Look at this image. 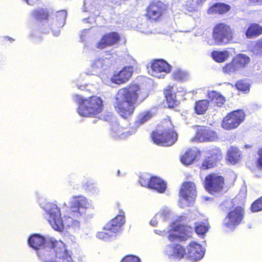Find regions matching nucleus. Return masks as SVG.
Segmentation results:
<instances>
[{"label":"nucleus","mask_w":262,"mask_h":262,"mask_svg":"<svg viewBox=\"0 0 262 262\" xmlns=\"http://www.w3.org/2000/svg\"><path fill=\"white\" fill-rule=\"evenodd\" d=\"M29 245L37 251L40 259L45 262H72V253L61 241L51 238L47 242L44 236L38 234L31 235Z\"/></svg>","instance_id":"f257e3e1"},{"label":"nucleus","mask_w":262,"mask_h":262,"mask_svg":"<svg viewBox=\"0 0 262 262\" xmlns=\"http://www.w3.org/2000/svg\"><path fill=\"white\" fill-rule=\"evenodd\" d=\"M148 96L145 88L132 82L118 91L113 106L121 118L128 120L133 115L136 105L143 102Z\"/></svg>","instance_id":"f03ea898"},{"label":"nucleus","mask_w":262,"mask_h":262,"mask_svg":"<svg viewBox=\"0 0 262 262\" xmlns=\"http://www.w3.org/2000/svg\"><path fill=\"white\" fill-rule=\"evenodd\" d=\"M152 142L158 145L170 146L178 140V135L174 129L170 118L163 119L150 135Z\"/></svg>","instance_id":"7ed1b4c3"},{"label":"nucleus","mask_w":262,"mask_h":262,"mask_svg":"<svg viewBox=\"0 0 262 262\" xmlns=\"http://www.w3.org/2000/svg\"><path fill=\"white\" fill-rule=\"evenodd\" d=\"M74 101L78 103V113L83 117H92L102 112L103 104L102 99L97 96L83 98L78 95L73 96Z\"/></svg>","instance_id":"20e7f679"},{"label":"nucleus","mask_w":262,"mask_h":262,"mask_svg":"<svg viewBox=\"0 0 262 262\" xmlns=\"http://www.w3.org/2000/svg\"><path fill=\"white\" fill-rule=\"evenodd\" d=\"M89 205L88 200L84 196H73L70 203L69 209L64 216L67 226L70 227L78 223V220L85 213Z\"/></svg>","instance_id":"39448f33"},{"label":"nucleus","mask_w":262,"mask_h":262,"mask_svg":"<svg viewBox=\"0 0 262 262\" xmlns=\"http://www.w3.org/2000/svg\"><path fill=\"white\" fill-rule=\"evenodd\" d=\"M234 30L225 23L216 24L212 30V38L217 45H227L233 39Z\"/></svg>","instance_id":"423d86ee"},{"label":"nucleus","mask_w":262,"mask_h":262,"mask_svg":"<svg viewBox=\"0 0 262 262\" xmlns=\"http://www.w3.org/2000/svg\"><path fill=\"white\" fill-rule=\"evenodd\" d=\"M193 229L190 226L173 223L167 231V238L171 242L186 241L191 237Z\"/></svg>","instance_id":"0eeeda50"},{"label":"nucleus","mask_w":262,"mask_h":262,"mask_svg":"<svg viewBox=\"0 0 262 262\" xmlns=\"http://www.w3.org/2000/svg\"><path fill=\"white\" fill-rule=\"evenodd\" d=\"M167 7L159 0H152L146 9L145 16L150 21L157 22L166 14Z\"/></svg>","instance_id":"6e6552de"},{"label":"nucleus","mask_w":262,"mask_h":262,"mask_svg":"<svg viewBox=\"0 0 262 262\" xmlns=\"http://www.w3.org/2000/svg\"><path fill=\"white\" fill-rule=\"evenodd\" d=\"M245 215V209L241 206L232 207L228 211L223 224L225 227L231 230L234 229L242 223Z\"/></svg>","instance_id":"1a4fd4ad"},{"label":"nucleus","mask_w":262,"mask_h":262,"mask_svg":"<svg viewBox=\"0 0 262 262\" xmlns=\"http://www.w3.org/2000/svg\"><path fill=\"white\" fill-rule=\"evenodd\" d=\"M125 216L124 212H122V214L117 215L106 224L103 230L98 233V237L102 239L109 238L112 234L120 231L121 227L125 223Z\"/></svg>","instance_id":"9d476101"},{"label":"nucleus","mask_w":262,"mask_h":262,"mask_svg":"<svg viewBox=\"0 0 262 262\" xmlns=\"http://www.w3.org/2000/svg\"><path fill=\"white\" fill-rule=\"evenodd\" d=\"M125 216L124 212H122V214L117 215L106 224L103 230L98 233V237L102 239L109 238L112 234L120 231L121 227L125 223Z\"/></svg>","instance_id":"9b49d317"},{"label":"nucleus","mask_w":262,"mask_h":262,"mask_svg":"<svg viewBox=\"0 0 262 262\" xmlns=\"http://www.w3.org/2000/svg\"><path fill=\"white\" fill-rule=\"evenodd\" d=\"M250 58L244 54H238L232 60L224 65L222 71L225 74L231 75L243 69L249 62Z\"/></svg>","instance_id":"f8f14e48"},{"label":"nucleus","mask_w":262,"mask_h":262,"mask_svg":"<svg viewBox=\"0 0 262 262\" xmlns=\"http://www.w3.org/2000/svg\"><path fill=\"white\" fill-rule=\"evenodd\" d=\"M245 117L246 114L242 110L232 111L223 118L221 126L227 130L234 129L244 121Z\"/></svg>","instance_id":"ddd939ff"},{"label":"nucleus","mask_w":262,"mask_h":262,"mask_svg":"<svg viewBox=\"0 0 262 262\" xmlns=\"http://www.w3.org/2000/svg\"><path fill=\"white\" fill-rule=\"evenodd\" d=\"M224 185V178L216 173H209L205 178L204 187L211 194L221 192Z\"/></svg>","instance_id":"4468645a"},{"label":"nucleus","mask_w":262,"mask_h":262,"mask_svg":"<svg viewBox=\"0 0 262 262\" xmlns=\"http://www.w3.org/2000/svg\"><path fill=\"white\" fill-rule=\"evenodd\" d=\"M47 212L49 214L48 222L56 231H61L64 229V223L61 218L60 210L56 204L49 203L47 205Z\"/></svg>","instance_id":"2eb2a0df"},{"label":"nucleus","mask_w":262,"mask_h":262,"mask_svg":"<svg viewBox=\"0 0 262 262\" xmlns=\"http://www.w3.org/2000/svg\"><path fill=\"white\" fill-rule=\"evenodd\" d=\"M218 139L215 131L208 126H200L197 128L193 140L200 142H213Z\"/></svg>","instance_id":"dca6fc26"},{"label":"nucleus","mask_w":262,"mask_h":262,"mask_svg":"<svg viewBox=\"0 0 262 262\" xmlns=\"http://www.w3.org/2000/svg\"><path fill=\"white\" fill-rule=\"evenodd\" d=\"M197 195L196 185L193 182H183L179 190V196L187 202H192Z\"/></svg>","instance_id":"f3484780"},{"label":"nucleus","mask_w":262,"mask_h":262,"mask_svg":"<svg viewBox=\"0 0 262 262\" xmlns=\"http://www.w3.org/2000/svg\"><path fill=\"white\" fill-rule=\"evenodd\" d=\"M121 39L120 35L116 31L103 34L96 45L98 49H103L118 43Z\"/></svg>","instance_id":"a211bd4d"},{"label":"nucleus","mask_w":262,"mask_h":262,"mask_svg":"<svg viewBox=\"0 0 262 262\" xmlns=\"http://www.w3.org/2000/svg\"><path fill=\"white\" fill-rule=\"evenodd\" d=\"M134 67L131 66H125L119 71L115 72L111 78L113 83L120 85L126 83L132 77Z\"/></svg>","instance_id":"6ab92c4d"},{"label":"nucleus","mask_w":262,"mask_h":262,"mask_svg":"<svg viewBox=\"0 0 262 262\" xmlns=\"http://www.w3.org/2000/svg\"><path fill=\"white\" fill-rule=\"evenodd\" d=\"M151 74L155 77H159V74L161 73H169L171 72L172 67L163 59L153 60L150 66Z\"/></svg>","instance_id":"aec40b11"},{"label":"nucleus","mask_w":262,"mask_h":262,"mask_svg":"<svg viewBox=\"0 0 262 262\" xmlns=\"http://www.w3.org/2000/svg\"><path fill=\"white\" fill-rule=\"evenodd\" d=\"M67 13L66 10H62L57 11L52 18L50 29L54 32V35H58L60 29L62 28L66 23Z\"/></svg>","instance_id":"412c9836"},{"label":"nucleus","mask_w":262,"mask_h":262,"mask_svg":"<svg viewBox=\"0 0 262 262\" xmlns=\"http://www.w3.org/2000/svg\"><path fill=\"white\" fill-rule=\"evenodd\" d=\"M204 250L202 246L195 242H192L187 246V255L192 260L201 259L204 256Z\"/></svg>","instance_id":"4be33fe9"},{"label":"nucleus","mask_w":262,"mask_h":262,"mask_svg":"<svg viewBox=\"0 0 262 262\" xmlns=\"http://www.w3.org/2000/svg\"><path fill=\"white\" fill-rule=\"evenodd\" d=\"M208 101L211 103L214 107L219 108L222 107L225 102V97L220 93L216 91H208L207 93Z\"/></svg>","instance_id":"5701e85b"},{"label":"nucleus","mask_w":262,"mask_h":262,"mask_svg":"<svg viewBox=\"0 0 262 262\" xmlns=\"http://www.w3.org/2000/svg\"><path fill=\"white\" fill-rule=\"evenodd\" d=\"M169 247L171 249V253L168 254L169 258L181 260L187 254L185 248L180 244L170 245Z\"/></svg>","instance_id":"b1692460"},{"label":"nucleus","mask_w":262,"mask_h":262,"mask_svg":"<svg viewBox=\"0 0 262 262\" xmlns=\"http://www.w3.org/2000/svg\"><path fill=\"white\" fill-rule=\"evenodd\" d=\"M149 188L155 189L160 193H163L166 189V184L159 177L152 176L149 179Z\"/></svg>","instance_id":"393cba45"},{"label":"nucleus","mask_w":262,"mask_h":262,"mask_svg":"<svg viewBox=\"0 0 262 262\" xmlns=\"http://www.w3.org/2000/svg\"><path fill=\"white\" fill-rule=\"evenodd\" d=\"M231 6L224 3H217L214 4L208 9V13L210 14H222L229 11Z\"/></svg>","instance_id":"a878e982"},{"label":"nucleus","mask_w":262,"mask_h":262,"mask_svg":"<svg viewBox=\"0 0 262 262\" xmlns=\"http://www.w3.org/2000/svg\"><path fill=\"white\" fill-rule=\"evenodd\" d=\"M262 34V26L257 23H252L246 31L245 35L247 38L257 37Z\"/></svg>","instance_id":"bb28decb"},{"label":"nucleus","mask_w":262,"mask_h":262,"mask_svg":"<svg viewBox=\"0 0 262 262\" xmlns=\"http://www.w3.org/2000/svg\"><path fill=\"white\" fill-rule=\"evenodd\" d=\"M209 105V101L207 99L196 101L194 105V111L198 115L204 114L207 111Z\"/></svg>","instance_id":"cd10ccee"},{"label":"nucleus","mask_w":262,"mask_h":262,"mask_svg":"<svg viewBox=\"0 0 262 262\" xmlns=\"http://www.w3.org/2000/svg\"><path fill=\"white\" fill-rule=\"evenodd\" d=\"M207 156L217 164L223 158V155L220 148L216 146L210 147L207 150Z\"/></svg>","instance_id":"c85d7f7f"},{"label":"nucleus","mask_w":262,"mask_h":262,"mask_svg":"<svg viewBox=\"0 0 262 262\" xmlns=\"http://www.w3.org/2000/svg\"><path fill=\"white\" fill-rule=\"evenodd\" d=\"M154 116V113L151 111H145L140 113L135 121L136 127H138L150 120Z\"/></svg>","instance_id":"c756f323"},{"label":"nucleus","mask_w":262,"mask_h":262,"mask_svg":"<svg viewBox=\"0 0 262 262\" xmlns=\"http://www.w3.org/2000/svg\"><path fill=\"white\" fill-rule=\"evenodd\" d=\"M241 159V154L237 148L231 147L228 150L227 160L232 164L237 163Z\"/></svg>","instance_id":"7c9ffc66"},{"label":"nucleus","mask_w":262,"mask_h":262,"mask_svg":"<svg viewBox=\"0 0 262 262\" xmlns=\"http://www.w3.org/2000/svg\"><path fill=\"white\" fill-rule=\"evenodd\" d=\"M236 89L244 94H248L250 92L251 83L247 79H240L235 84Z\"/></svg>","instance_id":"2f4dec72"},{"label":"nucleus","mask_w":262,"mask_h":262,"mask_svg":"<svg viewBox=\"0 0 262 262\" xmlns=\"http://www.w3.org/2000/svg\"><path fill=\"white\" fill-rule=\"evenodd\" d=\"M32 14L36 19L40 21L48 20L50 16L48 10L42 8H39L34 10Z\"/></svg>","instance_id":"473e14b6"},{"label":"nucleus","mask_w":262,"mask_h":262,"mask_svg":"<svg viewBox=\"0 0 262 262\" xmlns=\"http://www.w3.org/2000/svg\"><path fill=\"white\" fill-rule=\"evenodd\" d=\"M196 158L194 151L191 149L187 150L181 156V162L186 165H188L193 163Z\"/></svg>","instance_id":"72a5a7b5"},{"label":"nucleus","mask_w":262,"mask_h":262,"mask_svg":"<svg viewBox=\"0 0 262 262\" xmlns=\"http://www.w3.org/2000/svg\"><path fill=\"white\" fill-rule=\"evenodd\" d=\"M211 56L215 61L221 63L227 59L228 54L226 51H213L211 52Z\"/></svg>","instance_id":"f704fd0d"},{"label":"nucleus","mask_w":262,"mask_h":262,"mask_svg":"<svg viewBox=\"0 0 262 262\" xmlns=\"http://www.w3.org/2000/svg\"><path fill=\"white\" fill-rule=\"evenodd\" d=\"M217 164L213 160L207 156L203 161L200 169L201 170H207L213 168L217 166Z\"/></svg>","instance_id":"c9c22d12"},{"label":"nucleus","mask_w":262,"mask_h":262,"mask_svg":"<svg viewBox=\"0 0 262 262\" xmlns=\"http://www.w3.org/2000/svg\"><path fill=\"white\" fill-rule=\"evenodd\" d=\"M123 130V128L118 124H115L112 125V132L114 136H116L117 137H126L129 135V133H124Z\"/></svg>","instance_id":"e433bc0d"},{"label":"nucleus","mask_w":262,"mask_h":262,"mask_svg":"<svg viewBox=\"0 0 262 262\" xmlns=\"http://www.w3.org/2000/svg\"><path fill=\"white\" fill-rule=\"evenodd\" d=\"M209 229V225L207 223H197L195 225V231L198 234H204L207 232Z\"/></svg>","instance_id":"4c0bfd02"},{"label":"nucleus","mask_w":262,"mask_h":262,"mask_svg":"<svg viewBox=\"0 0 262 262\" xmlns=\"http://www.w3.org/2000/svg\"><path fill=\"white\" fill-rule=\"evenodd\" d=\"M250 210L252 212H257L262 210V196L251 204Z\"/></svg>","instance_id":"58836bf2"},{"label":"nucleus","mask_w":262,"mask_h":262,"mask_svg":"<svg viewBox=\"0 0 262 262\" xmlns=\"http://www.w3.org/2000/svg\"><path fill=\"white\" fill-rule=\"evenodd\" d=\"M165 99L169 108H173L177 106L178 101L176 99V94L165 97Z\"/></svg>","instance_id":"ea45409f"},{"label":"nucleus","mask_w":262,"mask_h":262,"mask_svg":"<svg viewBox=\"0 0 262 262\" xmlns=\"http://www.w3.org/2000/svg\"><path fill=\"white\" fill-rule=\"evenodd\" d=\"M172 78L175 80L183 81L186 78V74L184 72L178 70L172 73Z\"/></svg>","instance_id":"a19ab883"},{"label":"nucleus","mask_w":262,"mask_h":262,"mask_svg":"<svg viewBox=\"0 0 262 262\" xmlns=\"http://www.w3.org/2000/svg\"><path fill=\"white\" fill-rule=\"evenodd\" d=\"M120 262H141L140 259L133 255H127L124 256Z\"/></svg>","instance_id":"79ce46f5"},{"label":"nucleus","mask_w":262,"mask_h":262,"mask_svg":"<svg viewBox=\"0 0 262 262\" xmlns=\"http://www.w3.org/2000/svg\"><path fill=\"white\" fill-rule=\"evenodd\" d=\"M185 7L186 9L189 12H194L197 10L193 0L188 1L185 4Z\"/></svg>","instance_id":"37998d69"},{"label":"nucleus","mask_w":262,"mask_h":262,"mask_svg":"<svg viewBox=\"0 0 262 262\" xmlns=\"http://www.w3.org/2000/svg\"><path fill=\"white\" fill-rule=\"evenodd\" d=\"M104 59L102 58H97L93 62L92 67L94 69L101 68L104 66Z\"/></svg>","instance_id":"c03bdc74"},{"label":"nucleus","mask_w":262,"mask_h":262,"mask_svg":"<svg viewBox=\"0 0 262 262\" xmlns=\"http://www.w3.org/2000/svg\"><path fill=\"white\" fill-rule=\"evenodd\" d=\"M254 50L256 54L262 55V39H259L256 41Z\"/></svg>","instance_id":"a18cd8bd"},{"label":"nucleus","mask_w":262,"mask_h":262,"mask_svg":"<svg viewBox=\"0 0 262 262\" xmlns=\"http://www.w3.org/2000/svg\"><path fill=\"white\" fill-rule=\"evenodd\" d=\"M149 179L150 178H149L142 176L140 177L139 182L142 186L149 188Z\"/></svg>","instance_id":"49530a36"},{"label":"nucleus","mask_w":262,"mask_h":262,"mask_svg":"<svg viewBox=\"0 0 262 262\" xmlns=\"http://www.w3.org/2000/svg\"><path fill=\"white\" fill-rule=\"evenodd\" d=\"M257 155L258 157L256 160V165L258 168L262 169V146L258 150Z\"/></svg>","instance_id":"de8ad7c7"},{"label":"nucleus","mask_w":262,"mask_h":262,"mask_svg":"<svg viewBox=\"0 0 262 262\" xmlns=\"http://www.w3.org/2000/svg\"><path fill=\"white\" fill-rule=\"evenodd\" d=\"M164 94L165 97L167 96H170L176 94L175 92H173V86L168 85L164 89Z\"/></svg>","instance_id":"09e8293b"},{"label":"nucleus","mask_w":262,"mask_h":262,"mask_svg":"<svg viewBox=\"0 0 262 262\" xmlns=\"http://www.w3.org/2000/svg\"><path fill=\"white\" fill-rule=\"evenodd\" d=\"M249 4L253 6L262 5V0H248Z\"/></svg>","instance_id":"8fccbe9b"},{"label":"nucleus","mask_w":262,"mask_h":262,"mask_svg":"<svg viewBox=\"0 0 262 262\" xmlns=\"http://www.w3.org/2000/svg\"><path fill=\"white\" fill-rule=\"evenodd\" d=\"M150 224L153 226H156L157 225L158 221L156 219V216L154 217L153 219L151 220Z\"/></svg>","instance_id":"3c124183"}]
</instances>
